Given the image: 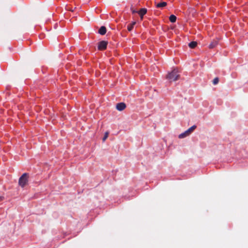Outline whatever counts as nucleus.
<instances>
[{
  "label": "nucleus",
  "instance_id": "f257e3e1",
  "mask_svg": "<svg viewBox=\"0 0 248 248\" xmlns=\"http://www.w3.org/2000/svg\"><path fill=\"white\" fill-rule=\"evenodd\" d=\"M179 78L180 75L178 70L176 69H174L170 72L169 73L166 77L167 79L170 82L176 81Z\"/></svg>",
  "mask_w": 248,
  "mask_h": 248
},
{
  "label": "nucleus",
  "instance_id": "f03ea898",
  "mask_svg": "<svg viewBox=\"0 0 248 248\" xmlns=\"http://www.w3.org/2000/svg\"><path fill=\"white\" fill-rule=\"evenodd\" d=\"M29 175L25 173L19 179L18 184L20 186L23 187L28 182Z\"/></svg>",
  "mask_w": 248,
  "mask_h": 248
},
{
  "label": "nucleus",
  "instance_id": "7ed1b4c3",
  "mask_svg": "<svg viewBox=\"0 0 248 248\" xmlns=\"http://www.w3.org/2000/svg\"><path fill=\"white\" fill-rule=\"evenodd\" d=\"M108 42L105 41H102L98 43V49L100 51L106 49L107 47Z\"/></svg>",
  "mask_w": 248,
  "mask_h": 248
},
{
  "label": "nucleus",
  "instance_id": "20e7f679",
  "mask_svg": "<svg viewBox=\"0 0 248 248\" xmlns=\"http://www.w3.org/2000/svg\"><path fill=\"white\" fill-rule=\"evenodd\" d=\"M126 108V105L124 103H119L116 105V108L119 111H122Z\"/></svg>",
  "mask_w": 248,
  "mask_h": 248
},
{
  "label": "nucleus",
  "instance_id": "39448f33",
  "mask_svg": "<svg viewBox=\"0 0 248 248\" xmlns=\"http://www.w3.org/2000/svg\"><path fill=\"white\" fill-rule=\"evenodd\" d=\"M219 39L218 38H216L213 40L209 46V47L210 48H213L215 47L218 44Z\"/></svg>",
  "mask_w": 248,
  "mask_h": 248
},
{
  "label": "nucleus",
  "instance_id": "423d86ee",
  "mask_svg": "<svg viewBox=\"0 0 248 248\" xmlns=\"http://www.w3.org/2000/svg\"><path fill=\"white\" fill-rule=\"evenodd\" d=\"M147 13V9L145 8H141L138 12L139 14L140 15L141 19L143 18V16L146 14Z\"/></svg>",
  "mask_w": 248,
  "mask_h": 248
},
{
  "label": "nucleus",
  "instance_id": "0eeeda50",
  "mask_svg": "<svg viewBox=\"0 0 248 248\" xmlns=\"http://www.w3.org/2000/svg\"><path fill=\"white\" fill-rule=\"evenodd\" d=\"M107 32L106 28L105 26H102L98 31V33L103 35H104Z\"/></svg>",
  "mask_w": 248,
  "mask_h": 248
},
{
  "label": "nucleus",
  "instance_id": "6e6552de",
  "mask_svg": "<svg viewBox=\"0 0 248 248\" xmlns=\"http://www.w3.org/2000/svg\"><path fill=\"white\" fill-rule=\"evenodd\" d=\"M167 2H162L160 3H156V7L158 8H163L167 5Z\"/></svg>",
  "mask_w": 248,
  "mask_h": 248
},
{
  "label": "nucleus",
  "instance_id": "1a4fd4ad",
  "mask_svg": "<svg viewBox=\"0 0 248 248\" xmlns=\"http://www.w3.org/2000/svg\"><path fill=\"white\" fill-rule=\"evenodd\" d=\"M196 126L194 125L190 127L186 130V133H188L189 135L196 129Z\"/></svg>",
  "mask_w": 248,
  "mask_h": 248
},
{
  "label": "nucleus",
  "instance_id": "9d476101",
  "mask_svg": "<svg viewBox=\"0 0 248 248\" xmlns=\"http://www.w3.org/2000/svg\"><path fill=\"white\" fill-rule=\"evenodd\" d=\"M136 24V22H133L132 23L128 25L127 30L128 31H131L133 29L134 25Z\"/></svg>",
  "mask_w": 248,
  "mask_h": 248
},
{
  "label": "nucleus",
  "instance_id": "9b49d317",
  "mask_svg": "<svg viewBox=\"0 0 248 248\" xmlns=\"http://www.w3.org/2000/svg\"><path fill=\"white\" fill-rule=\"evenodd\" d=\"M197 45V43L195 41L191 42L188 44V46H189V47H190L191 48H195Z\"/></svg>",
  "mask_w": 248,
  "mask_h": 248
},
{
  "label": "nucleus",
  "instance_id": "f8f14e48",
  "mask_svg": "<svg viewBox=\"0 0 248 248\" xmlns=\"http://www.w3.org/2000/svg\"><path fill=\"white\" fill-rule=\"evenodd\" d=\"M176 16L173 15H170L169 17L170 21L172 23L175 22L176 20Z\"/></svg>",
  "mask_w": 248,
  "mask_h": 248
},
{
  "label": "nucleus",
  "instance_id": "ddd939ff",
  "mask_svg": "<svg viewBox=\"0 0 248 248\" xmlns=\"http://www.w3.org/2000/svg\"><path fill=\"white\" fill-rule=\"evenodd\" d=\"M188 135H189V134H188V133H186V130L185 132L180 134L179 135V138L180 139H182V138H184L188 136Z\"/></svg>",
  "mask_w": 248,
  "mask_h": 248
},
{
  "label": "nucleus",
  "instance_id": "4468645a",
  "mask_svg": "<svg viewBox=\"0 0 248 248\" xmlns=\"http://www.w3.org/2000/svg\"><path fill=\"white\" fill-rule=\"evenodd\" d=\"M219 82V78H215L213 80V84L214 85L217 84Z\"/></svg>",
  "mask_w": 248,
  "mask_h": 248
},
{
  "label": "nucleus",
  "instance_id": "2eb2a0df",
  "mask_svg": "<svg viewBox=\"0 0 248 248\" xmlns=\"http://www.w3.org/2000/svg\"><path fill=\"white\" fill-rule=\"evenodd\" d=\"M108 138V132H106L104 138H103V141H104Z\"/></svg>",
  "mask_w": 248,
  "mask_h": 248
},
{
  "label": "nucleus",
  "instance_id": "dca6fc26",
  "mask_svg": "<svg viewBox=\"0 0 248 248\" xmlns=\"http://www.w3.org/2000/svg\"><path fill=\"white\" fill-rule=\"evenodd\" d=\"M67 10L71 11H72V12H73V11H74V10L72 9V8H70V7H68L67 8Z\"/></svg>",
  "mask_w": 248,
  "mask_h": 248
},
{
  "label": "nucleus",
  "instance_id": "f3484780",
  "mask_svg": "<svg viewBox=\"0 0 248 248\" xmlns=\"http://www.w3.org/2000/svg\"><path fill=\"white\" fill-rule=\"evenodd\" d=\"M3 199V197H0V201H2Z\"/></svg>",
  "mask_w": 248,
  "mask_h": 248
},
{
  "label": "nucleus",
  "instance_id": "a211bd4d",
  "mask_svg": "<svg viewBox=\"0 0 248 248\" xmlns=\"http://www.w3.org/2000/svg\"><path fill=\"white\" fill-rule=\"evenodd\" d=\"M132 12H133V13H137V11H135V10H134V11H132Z\"/></svg>",
  "mask_w": 248,
  "mask_h": 248
}]
</instances>
